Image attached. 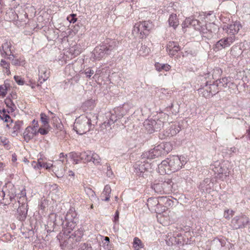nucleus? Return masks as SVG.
<instances>
[{"instance_id": "obj_1", "label": "nucleus", "mask_w": 250, "mask_h": 250, "mask_svg": "<svg viewBox=\"0 0 250 250\" xmlns=\"http://www.w3.org/2000/svg\"><path fill=\"white\" fill-rule=\"evenodd\" d=\"M186 164L184 156H170L158 166V170L161 175L169 174L180 170Z\"/></svg>"}, {"instance_id": "obj_2", "label": "nucleus", "mask_w": 250, "mask_h": 250, "mask_svg": "<svg viewBox=\"0 0 250 250\" xmlns=\"http://www.w3.org/2000/svg\"><path fill=\"white\" fill-rule=\"evenodd\" d=\"M97 114L90 113L86 115H81L76 118L74 124V129L77 134L83 135L94 127L97 122Z\"/></svg>"}, {"instance_id": "obj_3", "label": "nucleus", "mask_w": 250, "mask_h": 250, "mask_svg": "<svg viewBox=\"0 0 250 250\" xmlns=\"http://www.w3.org/2000/svg\"><path fill=\"white\" fill-rule=\"evenodd\" d=\"M172 203V201L169 198L167 197H161L159 199L156 198H148L146 205L149 210L161 214L166 211V207H162V208L159 209V206H160V203H164L166 205L171 206Z\"/></svg>"}, {"instance_id": "obj_4", "label": "nucleus", "mask_w": 250, "mask_h": 250, "mask_svg": "<svg viewBox=\"0 0 250 250\" xmlns=\"http://www.w3.org/2000/svg\"><path fill=\"white\" fill-rule=\"evenodd\" d=\"M83 235V230L79 229L72 233L65 235L62 237L60 241V245L62 249L68 246L69 248L72 247L73 245L76 242L81 240L82 236Z\"/></svg>"}, {"instance_id": "obj_5", "label": "nucleus", "mask_w": 250, "mask_h": 250, "mask_svg": "<svg viewBox=\"0 0 250 250\" xmlns=\"http://www.w3.org/2000/svg\"><path fill=\"white\" fill-rule=\"evenodd\" d=\"M152 28V23L150 21H140L134 25L132 34L135 37L143 39L148 34L149 31Z\"/></svg>"}, {"instance_id": "obj_6", "label": "nucleus", "mask_w": 250, "mask_h": 250, "mask_svg": "<svg viewBox=\"0 0 250 250\" xmlns=\"http://www.w3.org/2000/svg\"><path fill=\"white\" fill-rule=\"evenodd\" d=\"M166 122L165 117H161L159 118L148 119L144 123V125L149 133H152L155 131L160 130L164 126Z\"/></svg>"}, {"instance_id": "obj_7", "label": "nucleus", "mask_w": 250, "mask_h": 250, "mask_svg": "<svg viewBox=\"0 0 250 250\" xmlns=\"http://www.w3.org/2000/svg\"><path fill=\"white\" fill-rule=\"evenodd\" d=\"M182 25L183 28L191 26L195 30L199 31L204 36L205 34H207L208 32L210 34L209 37L212 36L211 32L208 29V26H210V23L206 25V26H204L201 25V23L198 20L194 19L192 17L187 18L183 23Z\"/></svg>"}, {"instance_id": "obj_8", "label": "nucleus", "mask_w": 250, "mask_h": 250, "mask_svg": "<svg viewBox=\"0 0 250 250\" xmlns=\"http://www.w3.org/2000/svg\"><path fill=\"white\" fill-rule=\"evenodd\" d=\"M4 120L5 122H8L11 121L9 124L6 125V127H7L10 130L11 135L13 137H16L18 136L21 129V128L23 123L22 121H16L15 122L13 121L10 117L8 115H4Z\"/></svg>"}, {"instance_id": "obj_9", "label": "nucleus", "mask_w": 250, "mask_h": 250, "mask_svg": "<svg viewBox=\"0 0 250 250\" xmlns=\"http://www.w3.org/2000/svg\"><path fill=\"white\" fill-rule=\"evenodd\" d=\"M80 158L85 163L92 162L94 165H99L101 163V158L99 156L90 151H84L80 154Z\"/></svg>"}, {"instance_id": "obj_10", "label": "nucleus", "mask_w": 250, "mask_h": 250, "mask_svg": "<svg viewBox=\"0 0 250 250\" xmlns=\"http://www.w3.org/2000/svg\"><path fill=\"white\" fill-rule=\"evenodd\" d=\"M12 44L10 42H6L0 46V54L3 57L11 60L12 58H16L17 54H14L13 50L11 49Z\"/></svg>"}, {"instance_id": "obj_11", "label": "nucleus", "mask_w": 250, "mask_h": 250, "mask_svg": "<svg viewBox=\"0 0 250 250\" xmlns=\"http://www.w3.org/2000/svg\"><path fill=\"white\" fill-rule=\"evenodd\" d=\"M50 69L46 66L41 64L38 67L39 81L41 84L46 81L50 76Z\"/></svg>"}, {"instance_id": "obj_12", "label": "nucleus", "mask_w": 250, "mask_h": 250, "mask_svg": "<svg viewBox=\"0 0 250 250\" xmlns=\"http://www.w3.org/2000/svg\"><path fill=\"white\" fill-rule=\"evenodd\" d=\"M149 164L148 163H145V161H138L134 166V172L139 176H144V174L147 169Z\"/></svg>"}, {"instance_id": "obj_13", "label": "nucleus", "mask_w": 250, "mask_h": 250, "mask_svg": "<svg viewBox=\"0 0 250 250\" xmlns=\"http://www.w3.org/2000/svg\"><path fill=\"white\" fill-rule=\"evenodd\" d=\"M241 27L242 26L240 23L236 21L232 24L224 25L223 29L226 31L228 34L235 35L238 32Z\"/></svg>"}, {"instance_id": "obj_14", "label": "nucleus", "mask_w": 250, "mask_h": 250, "mask_svg": "<svg viewBox=\"0 0 250 250\" xmlns=\"http://www.w3.org/2000/svg\"><path fill=\"white\" fill-rule=\"evenodd\" d=\"M160 156L167 154L172 149V146L169 142L162 143L156 146Z\"/></svg>"}, {"instance_id": "obj_15", "label": "nucleus", "mask_w": 250, "mask_h": 250, "mask_svg": "<svg viewBox=\"0 0 250 250\" xmlns=\"http://www.w3.org/2000/svg\"><path fill=\"white\" fill-rule=\"evenodd\" d=\"M38 134L37 128L35 126H27L23 133V136L24 141L27 143L31 139Z\"/></svg>"}, {"instance_id": "obj_16", "label": "nucleus", "mask_w": 250, "mask_h": 250, "mask_svg": "<svg viewBox=\"0 0 250 250\" xmlns=\"http://www.w3.org/2000/svg\"><path fill=\"white\" fill-rule=\"evenodd\" d=\"M62 224L64 231L63 236H62L60 235L59 237H62V238L64 237L65 235L66 236V235L71 233V230H72L75 227V223L73 222L72 220H62Z\"/></svg>"}, {"instance_id": "obj_17", "label": "nucleus", "mask_w": 250, "mask_h": 250, "mask_svg": "<svg viewBox=\"0 0 250 250\" xmlns=\"http://www.w3.org/2000/svg\"><path fill=\"white\" fill-rule=\"evenodd\" d=\"M106 47L102 45L96 46L93 51V58L95 60H100L107 56L105 49Z\"/></svg>"}, {"instance_id": "obj_18", "label": "nucleus", "mask_w": 250, "mask_h": 250, "mask_svg": "<svg viewBox=\"0 0 250 250\" xmlns=\"http://www.w3.org/2000/svg\"><path fill=\"white\" fill-rule=\"evenodd\" d=\"M181 130L179 124H172L166 129L164 133L165 137H171L176 135Z\"/></svg>"}, {"instance_id": "obj_19", "label": "nucleus", "mask_w": 250, "mask_h": 250, "mask_svg": "<svg viewBox=\"0 0 250 250\" xmlns=\"http://www.w3.org/2000/svg\"><path fill=\"white\" fill-rule=\"evenodd\" d=\"M217 87V85H216L215 84H210L209 87L207 86L206 89L199 88L198 90L200 95H202L206 98H209L214 95L212 92V89H216Z\"/></svg>"}, {"instance_id": "obj_20", "label": "nucleus", "mask_w": 250, "mask_h": 250, "mask_svg": "<svg viewBox=\"0 0 250 250\" xmlns=\"http://www.w3.org/2000/svg\"><path fill=\"white\" fill-rule=\"evenodd\" d=\"M213 187V183L209 178H206L201 182L199 188L202 192L209 193Z\"/></svg>"}, {"instance_id": "obj_21", "label": "nucleus", "mask_w": 250, "mask_h": 250, "mask_svg": "<svg viewBox=\"0 0 250 250\" xmlns=\"http://www.w3.org/2000/svg\"><path fill=\"white\" fill-rule=\"evenodd\" d=\"M16 196L14 193H9L6 195L2 189L0 190V201L3 200L5 204H9L11 202L15 200Z\"/></svg>"}, {"instance_id": "obj_22", "label": "nucleus", "mask_w": 250, "mask_h": 250, "mask_svg": "<svg viewBox=\"0 0 250 250\" xmlns=\"http://www.w3.org/2000/svg\"><path fill=\"white\" fill-rule=\"evenodd\" d=\"M180 50V47L177 42H169L167 44V50L171 56L175 55Z\"/></svg>"}, {"instance_id": "obj_23", "label": "nucleus", "mask_w": 250, "mask_h": 250, "mask_svg": "<svg viewBox=\"0 0 250 250\" xmlns=\"http://www.w3.org/2000/svg\"><path fill=\"white\" fill-rule=\"evenodd\" d=\"M117 42L113 40H107L106 43L103 45L104 47H106V51L107 55H110L112 52L115 51L117 49Z\"/></svg>"}, {"instance_id": "obj_24", "label": "nucleus", "mask_w": 250, "mask_h": 250, "mask_svg": "<svg viewBox=\"0 0 250 250\" xmlns=\"http://www.w3.org/2000/svg\"><path fill=\"white\" fill-rule=\"evenodd\" d=\"M159 156H160L158 154V151L157 149H156L155 146L153 149L144 152L141 155V159L142 160L145 161L146 159H151Z\"/></svg>"}, {"instance_id": "obj_25", "label": "nucleus", "mask_w": 250, "mask_h": 250, "mask_svg": "<svg viewBox=\"0 0 250 250\" xmlns=\"http://www.w3.org/2000/svg\"><path fill=\"white\" fill-rule=\"evenodd\" d=\"M213 84L217 85V87L226 88L227 87H230L231 84H233V83L230 82V78L229 77H224L217 80L215 83Z\"/></svg>"}, {"instance_id": "obj_26", "label": "nucleus", "mask_w": 250, "mask_h": 250, "mask_svg": "<svg viewBox=\"0 0 250 250\" xmlns=\"http://www.w3.org/2000/svg\"><path fill=\"white\" fill-rule=\"evenodd\" d=\"M123 114L117 115L115 111H112L106 113V120L114 124L116 121L123 117Z\"/></svg>"}, {"instance_id": "obj_27", "label": "nucleus", "mask_w": 250, "mask_h": 250, "mask_svg": "<svg viewBox=\"0 0 250 250\" xmlns=\"http://www.w3.org/2000/svg\"><path fill=\"white\" fill-rule=\"evenodd\" d=\"M165 194H169L172 192L173 182L171 180L161 181Z\"/></svg>"}, {"instance_id": "obj_28", "label": "nucleus", "mask_w": 250, "mask_h": 250, "mask_svg": "<svg viewBox=\"0 0 250 250\" xmlns=\"http://www.w3.org/2000/svg\"><path fill=\"white\" fill-rule=\"evenodd\" d=\"M168 24L170 26H172L175 29L179 24V20L175 14H172L169 16L168 20Z\"/></svg>"}, {"instance_id": "obj_29", "label": "nucleus", "mask_w": 250, "mask_h": 250, "mask_svg": "<svg viewBox=\"0 0 250 250\" xmlns=\"http://www.w3.org/2000/svg\"><path fill=\"white\" fill-rule=\"evenodd\" d=\"M228 47L224 38L218 41L213 46V49L215 51H218L222 49Z\"/></svg>"}, {"instance_id": "obj_30", "label": "nucleus", "mask_w": 250, "mask_h": 250, "mask_svg": "<svg viewBox=\"0 0 250 250\" xmlns=\"http://www.w3.org/2000/svg\"><path fill=\"white\" fill-rule=\"evenodd\" d=\"M152 188L157 193L161 194H165L161 181L154 183L152 186Z\"/></svg>"}, {"instance_id": "obj_31", "label": "nucleus", "mask_w": 250, "mask_h": 250, "mask_svg": "<svg viewBox=\"0 0 250 250\" xmlns=\"http://www.w3.org/2000/svg\"><path fill=\"white\" fill-rule=\"evenodd\" d=\"M155 67L158 71H161L163 70L166 71H167L170 69L171 66L168 64H163L156 62L155 64Z\"/></svg>"}, {"instance_id": "obj_32", "label": "nucleus", "mask_w": 250, "mask_h": 250, "mask_svg": "<svg viewBox=\"0 0 250 250\" xmlns=\"http://www.w3.org/2000/svg\"><path fill=\"white\" fill-rule=\"evenodd\" d=\"M144 247L142 241L138 237H135L133 242V247L135 250H140Z\"/></svg>"}, {"instance_id": "obj_33", "label": "nucleus", "mask_w": 250, "mask_h": 250, "mask_svg": "<svg viewBox=\"0 0 250 250\" xmlns=\"http://www.w3.org/2000/svg\"><path fill=\"white\" fill-rule=\"evenodd\" d=\"M214 171L215 173H218V175L219 176L220 178H223L224 177H226L228 175V170L223 168L222 167H220L219 168L215 167Z\"/></svg>"}, {"instance_id": "obj_34", "label": "nucleus", "mask_w": 250, "mask_h": 250, "mask_svg": "<svg viewBox=\"0 0 250 250\" xmlns=\"http://www.w3.org/2000/svg\"><path fill=\"white\" fill-rule=\"evenodd\" d=\"M112 125L113 124H110L109 121L106 120L101 125V130H103L104 133L107 131H110L112 129Z\"/></svg>"}, {"instance_id": "obj_35", "label": "nucleus", "mask_w": 250, "mask_h": 250, "mask_svg": "<svg viewBox=\"0 0 250 250\" xmlns=\"http://www.w3.org/2000/svg\"><path fill=\"white\" fill-rule=\"evenodd\" d=\"M77 213L73 208H71L67 211L65 219H76Z\"/></svg>"}, {"instance_id": "obj_36", "label": "nucleus", "mask_w": 250, "mask_h": 250, "mask_svg": "<svg viewBox=\"0 0 250 250\" xmlns=\"http://www.w3.org/2000/svg\"><path fill=\"white\" fill-rule=\"evenodd\" d=\"M17 211L20 216V219H23L26 217L27 210L24 206L19 207L17 209Z\"/></svg>"}, {"instance_id": "obj_37", "label": "nucleus", "mask_w": 250, "mask_h": 250, "mask_svg": "<svg viewBox=\"0 0 250 250\" xmlns=\"http://www.w3.org/2000/svg\"><path fill=\"white\" fill-rule=\"evenodd\" d=\"M16 58H12L10 61H11L12 64L14 65H21L23 66L25 64V60L23 58H20L19 59H17Z\"/></svg>"}, {"instance_id": "obj_38", "label": "nucleus", "mask_w": 250, "mask_h": 250, "mask_svg": "<svg viewBox=\"0 0 250 250\" xmlns=\"http://www.w3.org/2000/svg\"><path fill=\"white\" fill-rule=\"evenodd\" d=\"M40 116L41 121L42 123L43 124V127H50V125L48 123V117L46 115V114L43 113H42Z\"/></svg>"}, {"instance_id": "obj_39", "label": "nucleus", "mask_w": 250, "mask_h": 250, "mask_svg": "<svg viewBox=\"0 0 250 250\" xmlns=\"http://www.w3.org/2000/svg\"><path fill=\"white\" fill-rule=\"evenodd\" d=\"M150 48L146 45H142L139 50V54L141 56H146L150 52Z\"/></svg>"}, {"instance_id": "obj_40", "label": "nucleus", "mask_w": 250, "mask_h": 250, "mask_svg": "<svg viewBox=\"0 0 250 250\" xmlns=\"http://www.w3.org/2000/svg\"><path fill=\"white\" fill-rule=\"evenodd\" d=\"M5 103L6 106L9 108V112H13L15 110L16 108V105L10 99H6L5 100Z\"/></svg>"}, {"instance_id": "obj_41", "label": "nucleus", "mask_w": 250, "mask_h": 250, "mask_svg": "<svg viewBox=\"0 0 250 250\" xmlns=\"http://www.w3.org/2000/svg\"><path fill=\"white\" fill-rule=\"evenodd\" d=\"M169 236V235H168V236H167V237L165 239L166 243L168 246H171L174 244H178L179 242L177 240V239L175 237L170 236L169 237V238H168Z\"/></svg>"}, {"instance_id": "obj_42", "label": "nucleus", "mask_w": 250, "mask_h": 250, "mask_svg": "<svg viewBox=\"0 0 250 250\" xmlns=\"http://www.w3.org/2000/svg\"><path fill=\"white\" fill-rule=\"evenodd\" d=\"M17 199H18V202L19 203V204H21V206H23V205L25 203L26 201L25 192L21 191V195L20 196L18 195L17 197Z\"/></svg>"}, {"instance_id": "obj_43", "label": "nucleus", "mask_w": 250, "mask_h": 250, "mask_svg": "<svg viewBox=\"0 0 250 250\" xmlns=\"http://www.w3.org/2000/svg\"><path fill=\"white\" fill-rule=\"evenodd\" d=\"M0 65L3 68L6 69V73L7 74H10V64L8 63L6 61L4 60H1L0 61Z\"/></svg>"}, {"instance_id": "obj_44", "label": "nucleus", "mask_w": 250, "mask_h": 250, "mask_svg": "<svg viewBox=\"0 0 250 250\" xmlns=\"http://www.w3.org/2000/svg\"><path fill=\"white\" fill-rule=\"evenodd\" d=\"M224 39L228 47H229L235 41L236 38L235 35H231L229 37L224 38Z\"/></svg>"}, {"instance_id": "obj_45", "label": "nucleus", "mask_w": 250, "mask_h": 250, "mask_svg": "<svg viewBox=\"0 0 250 250\" xmlns=\"http://www.w3.org/2000/svg\"><path fill=\"white\" fill-rule=\"evenodd\" d=\"M222 70L219 67H215L212 70V77L213 79H216L221 75Z\"/></svg>"}, {"instance_id": "obj_46", "label": "nucleus", "mask_w": 250, "mask_h": 250, "mask_svg": "<svg viewBox=\"0 0 250 250\" xmlns=\"http://www.w3.org/2000/svg\"><path fill=\"white\" fill-rule=\"evenodd\" d=\"M48 205V201L45 198H42L39 204L40 208L43 210Z\"/></svg>"}, {"instance_id": "obj_47", "label": "nucleus", "mask_w": 250, "mask_h": 250, "mask_svg": "<svg viewBox=\"0 0 250 250\" xmlns=\"http://www.w3.org/2000/svg\"><path fill=\"white\" fill-rule=\"evenodd\" d=\"M234 211L232 210L226 209L224 211V217L226 219H230L233 217Z\"/></svg>"}, {"instance_id": "obj_48", "label": "nucleus", "mask_w": 250, "mask_h": 250, "mask_svg": "<svg viewBox=\"0 0 250 250\" xmlns=\"http://www.w3.org/2000/svg\"><path fill=\"white\" fill-rule=\"evenodd\" d=\"M241 221V220H232L231 224L234 229H238L242 227Z\"/></svg>"}, {"instance_id": "obj_49", "label": "nucleus", "mask_w": 250, "mask_h": 250, "mask_svg": "<svg viewBox=\"0 0 250 250\" xmlns=\"http://www.w3.org/2000/svg\"><path fill=\"white\" fill-rule=\"evenodd\" d=\"M79 250H92V249L91 245L83 243L80 246Z\"/></svg>"}, {"instance_id": "obj_50", "label": "nucleus", "mask_w": 250, "mask_h": 250, "mask_svg": "<svg viewBox=\"0 0 250 250\" xmlns=\"http://www.w3.org/2000/svg\"><path fill=\"white\" fill-rule=\"evenodd\" d=\"M111 191V189L110 186L106 185L104 188L102 195L104 196L110 195Z\"/></svg>"}, {"instance_id": "obj_51", "label": "nucleus", "mask_w": 250, "mask_h": 250, "mask_svg": "<svg viewBox=\"0 0 250 250\" xmlns=\"http://www.w3.org/2000/svg\"><path fill=\"white\" fill-rule=\"evenodd\" d=\"M39 165L41 167H45L46 169H49L51 167H55V165H53L51 164H48L46 163H44L43 161H42V162L39 163Z\"/></svg>"}, {"instance_id": "obj_52", "label": "nucleus", "mask_w": 250, "mask_h": 250, "mask_svg": "<svg viewBox=\"0 0 250 250\" xmlns=\"http://www.w3.org/2000/svg\"><path fill=\"white\" fill-rule=\"evenodd\" d=\"M7 94V87L5 85H0V96L4 97Z\"/></svg>"}, {"instance_id": "obj_53", "label": "nucleus", "mask_w": 250, "mask_h": 250, "mask_svg": "<svg viewBox=\"0 0 250 250\" xmlns=\"http://www.w3.org/2000/svg\"><path fill=\"white\" fill-rule=\"evenodd\" d=\"M50 127H40L38 130H37L38 133H40L42 135H46L49 132V128Z\"/></svg>"}, {"instance_id": "obj_54", "label": "nucleus", "mask_w": 250, "mask_h": 250, "mask_svg": "<svg viewBox=\"0 0 250 250\" xmlns=\"http://www.w3.org/2000/svg\"><path fill=\"white\" fill-rule=\"evenodd\" d=\"M42 159L40 158L38 160L37 162H36L34 161H32L31 163L32 167H34V168L40 169V168H41V167L40 166L39 163L42 162Z\"/></svg>"}, {"instance_id": "obj_55", "label": "nucleus", "mask_w": 250, "mask_h": 250, "mask_svg": "<svg viewBox=\"0 0 250 250\" xmlns=\"http://www.w3.org/2000/svg\"><path fill=\"white\" fill-rule=\"evenodd\" d=\"M14 79L19 85H22L24 84V81L20 76H15Z\"/></svg>"}, {"instance_id": "obj_56", "label": "nucleus", "mask_w": 250, "mask_h": 250, "mask_svg": "<svg viewBox=\"0 0 250 250\" xmlns=\"http://www.w3.org/2000/svg\"><path fill=\"white\" fill-rule=\"evenodd\" d=\"M106 168L107 172H106V175L108 177H110L113 175V172L111 170V168L110 167V166H108L107 164H106L104 166Z\"/></svg>"}, {"instance_id": "obj_57", "label": "nucleus", "mask_w": 250, "mask_h": 250, "mask_svg": "<svg viewBox=\"0 0 250 250\" xmlns=\"http://www.w3.org/2000/svg\"><path fill=\"white\" fill-rule=\"evenodd\" d=\"M84 73L87 77L90 78L91 75L94 74V71L89 68H87L85 70Z\"/></svg>"}, {"instance_id": "obj_58", "label": "nucleus", "mask_w": 250, "mask_h": 250, "mask_svg": "<svg viewBox=\"0 0 250 250\" xmlns=\"http://www.w3.org/2000/svg\"><path fill=\"white\" fill-rule=\"evenodd\" d=\"M64 158V154L63 153H61L60 154V159L61 160H58L57 161V163L60 165L61 167H62V162H63V160H62V158Z\"/></svg>"}, {"instance_id": "obj_59", "label": "nucleus", "mask_w": 250, "mask_h": 250, "mask_svg": "<svg viewBox=\"0 0 250 250\" xmlns=\"http://www.w3.org/2000/svg\"><path fill=\"white\" fill-rule=\"evenodd\" d=\"M87 194H89L91 195V197L92 198L96 199L95 192L93 190H92L91 189L88 188L87 189V190L86 191Z\"/></svg>"}, {"instance_id": "obj_60", "label": "nucleus", "mask_w": 250, "mask_h": 250, "mask_svg": "<svg viewBox=\"0 0 250 250\" xmlns=\"http://www.w3.org/2000/svg\"><path fill=\"white\" fill-rule=\"evenodd\" d=\"M212 245H216L218 246L219 247H222V243L219 239L214 240Z\"/></svg>"}, {"instance_id": "obj_61", "label": "nucleus", "mask_w": 250, "mask_h": 250, "mask_svg": "<svg viewBox=\"0 0 250 250\" xmlns=\"http://www.w3.org/2000/svg\"><path fill=\"white\" fill-rule=\"evenodd\" d=\"M0 141L4 145H7L9 142L8 139L5 137H0Z\"/></svg>"}, {"instance_id": "obj_62", "label": "nucleus", "mask_w": 250, "mask_h": 250, "mask_svg": "<svg viewBox=\"0 0 250 250\" xmlns=\"http://www.w3.org/2000/svg\"><path fill=\"white\" fill-rule=\"evenodd\" d=\"M158 221H159V222L160 224L163 226H166L167 225V220H158Z\"/></svg>"}, {"instance_id": "obj_63", "label": "nucleus", "mask_w": 250, "mask_h": 250, "mask_svg": "<svg viewBox=\"0 0 250 250\" xmlns=\"http://www.w3.org/2000/svg\"><path fill=\"white\" fill-rule=\"evenodd\" d=\"M74 16H75L74 15H72V17L71 19L70 20V22L74 23L76 22V19L74 17Z\"/></svg>"}, {"instance_id": "obj_64", "label": "nucleus", "mask_w": 250, "mask_h": 250, "mask_svg": "<svg viewBox=\"0 0 250 250\" xmlns=\"http://www.w3.org/2000/svg\"><path fill=\"white\" fill-rule=\"evenodd\" d=\"M247 133L248 134L247 136L250 140V126L249 127V129L247 130Z\"/></svg>"}]
</instances>
